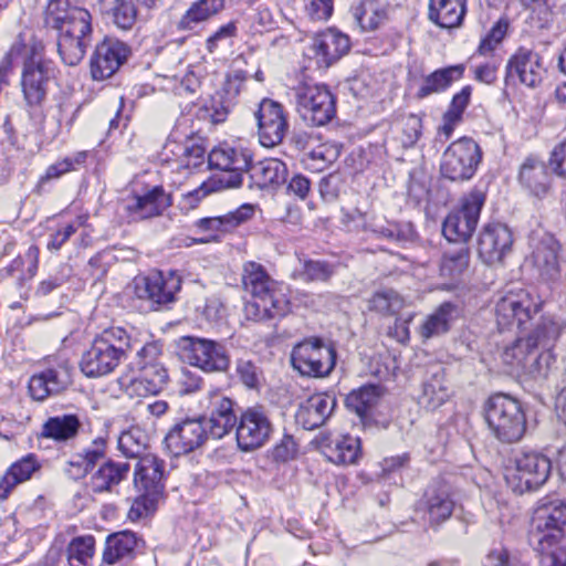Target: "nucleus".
Listing matches in <instances>:
<instances>
[{"mask_svg":"<svg viewBox=\"0 0 566 566\" xmlns=\"http://www.w3.org/2000/svg\"><path fill=\"white\" fill-rule=\"evenodd\" d=\"M78 0H50L44 24L56 32V46L61 60L70 66L85 56L92 40V15Z\"/></svg>","mask_w":566,"mask_h":566,"instance_id":"f257e3e1","label":"nucleus"},{"mask_svg":"<svg viewBox=\"0 0 566 566\" xmlns=\"http://www.w3.org/2000/svg\"><path fill=\"white\" fill-rule=\"evenodd\" d=\"M566 534V502L555 500L537 509L532 539L541 552V566H566V548L557 544Z\"/></svg>","mask_w":566,"mask_h":566,"instance_id":"f03ea898","label":"nucleus"},{"mask_svg":"<svg viewBox=\"0 0 566 566\" xmlns=\"http://www.w3.org/2000/svg\"><path fill=\"white\" fill-rule=\"evenodd\" d=\"M129 347V335L124 328H106L95 336L90 348L83 353L81 371L91 378L106 376L126 358Z\"/></svg>","mask_w":566,"mask_h":566,"instance_id":"7ed1b4c3","label":"nucleus"},{"mask_svg":"<svg viewBox=\"0 0 566 566\" xmlns=\"http://www.w3.org/2000/svg\"><path fill=\"white\" fill-rule=\"evenodd\" d=\"M290 304L284 286L274 281L262 265L250 262V319L285 316L290 312Z\"/></svg>","mask_w":566,"mask_h":566,"instance_id":"20e7f679","label":"nucleus"},{"mask_svg":"<svg viewBox=\"0 0 566 566\" xmlns=\"http://www.w3.org/2000/svg\"><path fill=\"white\" fill-rule=\"evenodd\" d=\"M484 417L495 438L505 443L518 441L526 430V419L520 402L504 394L488 399Z\"/></svg>","mask_w":566,"mask_h":566,"instance_id":"39448f33","label":"nucleus"},{"mask_svg":"<svg viewBox=\"0 0 566 566\" xmlns=\"http://www.w3.org/2000/svg\"><path fill=\"white\" fill-rule=\"evenodd\" d=\"M552 470L551 460L539 452H522L514 460V465L505 470V481L513 492L523 494L537 490L548 479Z\"/></svg>","mask_w":566,"mask_h":566,"instance_id":"423d86ee","label":"nucleus"},{"mask_svg":"<svg viewBox=\"0 0 566 566\" xmlns=\"http://www.w3.org/2000/svg\"><path fill=\"white\" fill-rule=\"evenodd\" d=\"M336 349L318 337H310L294 346L291 361L301 375L324 378L336 365Z\"/></svg>","mask_w":566,"mask_h":566,"instance_id":"0eeeda50","label":"nucleus"},{"mask_svg":"<svg viewBox=\"0 0 566 566\" xmlns=\"http://www.w3.org/2000/svg\"><path fill=\"white\" fill-rule=\"evenodd\" d=\"M294 97L296 112L310 126H324L336 114L335 98L325 85L300 84Z\"/></svg>","mask_w":566,"mask_h":566,"instance_id":"6e6552de","label":"nucleus"},{"mask_svg":"<svg viewBox=\"0 0 566 566\" xmlns=\"http://www.w3.org/2000/svg\"><path fill=\"white\" fill-rule=\"evenodd\" d=\"M482 159L480 146L469 137H462L449 145L444 150L441 164V176L451 181L470 180Z\"/></svg>","mask_w":566,"mask_h":566,"instance_id":"1a4fd4ad","label":"nucleus"},{"mask_svg":"<svg viewBox=\"0 0 566 566\" xmlns=\"http://www.w3.org/2000/svg\"><path fill=\"white\" fill-rule=\"evenodd\" d=\"M541 310L538 302L525 290L509 291L501 296L495 305V317L500 329H509L516 325L518 329H526L528 321Z\"/></svg>","mask_w":566,"mask_h":566,"instance_id":"9d476101","label":"nucleus"},{"mask_svg":"<svg viewBox=\"0 0 566 566\" xmlns=\"http://www.w3.org/2000/svg\"><path fill=\"white\" fill-rule=\"evenodd\" d=\"M53 77L54 69L51 61L35 52L24 60L21 87L29 108L36 109L43 106Z\"/></svg>","mask_w":566,"mask_h":566,"instance_id":"9b49d317","label":"nucleus"},{"mask_svg":"<svg viewBox=\"0 0 566 566\" xmlns=\"http://www.w3.org/2000/svg\"><path fill=\"white\" fill-rule=\"evenodd\" d=\"M485 196L480 190H472L461 201L458 210L448 214L442 233L450 242H467L476 229Z\"/></svg>","mask_w":566,"mask_h":566,"instance_id":"f8f14e48","label":"nucleus"},{"mask_svg":"<svg viewBox=\"0 0 566 566\" xmlns=\"http://www.w3.org/2000/svg\"><path fill=\"white\" fill-rule=\"evenodd\" d=\"M563 328V322L551 316L541 317L530 334L518 337L512 346L505 348L503 359L510 365L524 366L535 348L557 339Z\"/></svg>","mask_w":566,"mask_h":566,"instance_id":"ddd939ff","label":"nucleus"},{"mask_svg":"<svg viewBox=\"0 0 566 566\" xmlns=\"http://www.w3.org/2000/svg\"><path fill=\"white\" fill-rule=\"evenodd\" d=\"M181 277L174 271L167 274L156 272L134 280V294L139 300L147 301L155 311L176 301V294L181 289Z\"/></svg>","mask_w":566,"mask_h":566,"instance_id":"4468645a","label":"nucleus"},{"mask_svg":"<svg viewBox=\"0 0 566 566\" xmlns=\"http://www.w3.org/2000/svg\"><path fill=\"white\" fill-rule=\"evenodd\" d=\"M177 346L184 360L205 371H223L229 366L223 347L213 340L184 336Z\"/></svg>","mask_w":566,"mask_h":566,"instance_id":"2eb2a0df","label":"nucleus"},{"mask_svg":"<svg viewBox=\"0 0 566 566\" xmlns=\"http://www.w3.org/2000/svg\"><path fill=\"white\" fill-rule=\"evenodd\" d=\"M130 55V48L123 41L105 36L96 44L91 57V74L96 81L112 77Z\"/></svg>","mask_w":566,"mask_h":566,"instance_id":"dca6fc26","label":"nucleus"},{"mask_svg":"<svg viewBox=\"0 0 566 566\" xmlns=\"http://www.w3.org/2000/svg\"><path fill=\"white\" fill-rule=\"evenodd\" d=\"M545 75L543 59L533 49L520 46L506 63L505 82L510 84L518 80L527 87H537Z\"/></svg>","mask_w":566,"mask_h":566,"instance_id":"f3484780","label":"nucleus"},{"mask_svg":"<svg viewBox=\"0 0 566 566\" xmlns=\"http://www.w3.org/2000/svg\"><path fill=\"white\" fill-rule=\"evenodd\" d=\"M208 439L201 418L185 419L176 423L166 434L164 443L174 457L187 454L200 448Z\"/></svg>","mask_w":566,"mask_h":566,"instance_id":"a211bd4d","label":"nucleus"},{"mask_svg":"<svg viewBox=\"0 0 566 566\" xmlns=\"http://www.w3.org/2000/svg\"><path fill=\"white\" fill-rule=\"evenodd\" d=\"M254 115L261 145L273 147L281 143L287 129L282 106L272 99L264 98Z\"/></svg>","mask_w":566,"mask_h":566,"instance_id":"6ab92c4d","label":"nucleus"},{"mask_svg":"<svg viewBox=\"0 0 566 566\" xmlns=\"http://www.w3.org/2000/svg\"><path fill=\"white\" fill-rule=\"evenodd\" d=\"M512 244V232L505 224H486L478 239V253L484 263L492 265L502 262Z\"/></svg>","mask_w":566,"mask_h":566,"instance_id":"aec40b11","label":"nucleus"},{"mask_svg":"<svg viewBox=\"0 0 566 566\" xmlns=\"http://www.w3.org/2000/svg\"><path fill=\"white\" fill-rule=\"evenodd\" d=\"M72 384V368L63 361L55 367L33 375L29 380V392L32 399L43 401L50 396L59 395Z\"/></svg>","mask_w":566,"mask_h":566,"instance_id":"412c9836","label":"nucleus"},{"mask_svg":"<svg viewBox=\"0 0 566 566\" xmlns=\"http://www.w3.org/2000/svg\"><path fill=\"white\" fill-rule=\"evenodd\" d=\"M136 373L125 374L118 378L120 388L129 396L158 395L168 381V373L163 365H150L137 369Z\"/></svg>","mask_w":566,"mask_h":566,"instance_id":"4be33fe9","label":"nucleus"},{"mask_svg":"<svg viewBox=\"0 0 566 566\" xmlns=\"http://www.w3.org/2000/svg\"><path fill=\"white\" fill-rule=\"evenodd\" d=\"M431 526H438L452 515L454 500L451 486L444 481H433L426 489L422 501Z\"/></svg>","mask_w":566,"mask_h":566,"instance_id":"5701e85b","label":"nucleus"},{"mask_svg":"<svg viewBox=\"0 0 566 566\" xmlns=\"http://www.w3.org/2000/svg\"><path fill=\"white\" fill-rule=\"evenodd\" d=\"M165 462L154 454L140 457L134 472V484L138 492L161 497L165 490Z\"/></svg>","mask_w":566,"mask_h":566,"instance_id":"b1692460","label":"nucleus"},{"mask_svg":"<svg viewBox=\"0 0 566 566\" xmlns=\"http://www.w3.org/2000/svg\"><path fill=\"white\" fill-rule=\"evenodd\" d=\"M349 48V38L336 29H327L317 34L311 45L318 66L324 69L344 56Z\"/></svg>","mask_w":566,"mask_h":566,"instance_id":"393cba45","label":"nucleus"},{"mask_svg":"<svg viewBox=\"0 0 566 566\" xmlns=\"http://www.w3.org/2000/svg\"><path fill=\"white\" fill-rule=\"evenodd\" d=\"M335 407L334 396L325 392L315 394L300 405L295 415L296 422L306 430H313L325 423Z\"/></svg>","mask_w":566,"mask_h":566,"instance_id":"a878e982","label":"nucleus"},{"mask_svg":"<svg viewBox=\"0 0 566 566\" xmlns=\"http://www.w3.org/2000/svg\"><path fill=\"white\" fill-rule=\"evenodd\" d=\"M518 181L531 195L543 198L551 189V178L543 161L528 157L521 165Z\"/></svg>","mask_w":566,"mask_h":566,"instance_id":"bb28decb","label":"nucleus"},{"mask_svg":"<svg viewBox=\"0 0 566 566\" xmlns=\"http://www.w3.org/2000/svg\"><path fill=\"white\" fill-rule=\"evenodd\" d=\"M129 471L130 465L127 462L104 461L92 474L90 488L95 494L111 493L120 482L127 479Z\"/></svg>","mask_w":566,"mask_h":566,"instance_id":"cd10ccee","label":"nucleus"},{"mask_svg":"<svg viewBox=\"0 0 566 566\" xmlns=\"http://www.w3.org/2000/svg\"><path fill=\"white\" fill-rule=\"evenodd\" d=\"M450 396L444 368L437 367L423 381L418 403L427 410L434 411L446 403Z\"/></svg>","mask_w":566,"mask_h":566,"instance_id":"c85d7f7f","label":"nucleus"},{"mask_svg":"<svg viewBox=\"0 0 566 566\" xmlns=\"http://www.w3.org/2000/svg\"><path fill=\"white\" fill-rule=\"evenodd\" d=\"M208 164L211 168L226 172L220 177H229L232 174L242 176V171L248 169V156L228 144H221L209 153Z\"/></svg>","mask_w":566,"mask_h":566,"instance_id":"c756f323","label":"nucleus"},{"mask_svg":"<svg viewBox=\"0 0 566 566\" xmlns=\"http://www.w3.org/2000/svg\"><path fill=\"white\" fill-rule=\"evenodd\" d=\"M324 453L328 461L337 465L356 464L361 457L360 440L350 434L339 436L324 446Z\"/></svg>","mask_w":566,"mask_h":566,"instance_id":"7c9ffc66","label":"nucleus"},{"mask_svg":"<svg viewBox=\"0 0 566 566\" xmlns=\"http://www.w3.org/2000/svg\"><path fill=\"white\" fill-rule=\"evenodd\" d=\"M138 543L136 534L129 531L111 534L105 542L103 562L113 565L125 558H132Z\"/></svg>","mask_w":566,"mask_h":566,"instance_id":"2f4dec72","label":"nucleus"},{"mask_svg":"<svg viewBox=\"0 0 566 566\" xmlns=\"http://www.w3.org/2000/svg\"><path fill=\"white\" fill-rule=\"evenodd\" d=\"M39 469L40 464L32 453L11 464L0 480V500H6L18 484L28 481Z\"/></svg>","mask_w":566,"mask_h":566,"instance_id":"473e14b6","label":"nucleus"},{"mask_svg":"<svg viewBox=\"0 0 566 566\" xmlns=\"http://www.w3.org/2000/svg\"><path fill=\"white\" fill-rule=\"evenodd\" d=\"M242 182L243 177H241L240 174H232L229 177H211L203 181L197 189L184 195L182 206L188 210L195 209L208 195L228 188H238Z\"/></svg>","mask_w":566,"mask_h":566,"instance_id":"72a5a7b5","label":"nucleus"},{"mask_svg":"<svg viewBox=\"0 0 566 566\" xmlns=\"http://www.w3.org/2000/svg\"><path fill=\"white\" fill-rule=\"evenodd\" d=\"M460 314L459 307L450 302L442 303L419 327L422 338L429 339L447 333Z\"/></svg>","mask_w":566,"mask_h":566,"instance_id":"f704fd0d","label":"nucleus"},{"mask_svg":"<svg viewBox=\"0 0 566 566\" xmlns=\"http://www.w3.org/2000/svg\"><path fill=\"white\" fill-rule=\"evenodd\" d=\"M285 164L275 158H266L253 164L250 160V188L253 186L263 189L268 186L279 185L285 179Z\"/></svg>","mask_w":566,"mask_h":566,"instance_id":"c9c22d12","label":"nucleus"},{"mask_svg":"<svg viewBox=\"0 0 566 566\" xmlns=\"http://www.w3.org/2000/svg\"><path fill=\"white\" fill-rule=\"evenodd\" d=\"M465 13V0H430L429 19L441 28L458 27Z\"/></svg>","mask_w":566,"mask_h":566,"instance_id":"e433bc0d","label":"nucleus"},{"mask_svg":"<svg viewBox=\"0 0 566 566\" xmlns=\"http://www.w3.org/2000/svg\"><path fill=\"white\" fill-rule=\"evenodd\" d=\"M558 243L549 238L541 241L533 252V262L541 276L555 280L559 275Z\"/></svg>","mask_w":566,"mask_h":566,"instance_id":"4c0bfd02","label":"nucleus"},{"mask_svg":"<svg viewBox=\"0 0 566 566\" xmlns=\"http://www.w3.org/2000/svg\"><path fill=\"white\" fill-rule=\"evenodd\" d=\"M81 426L76 415L50 417L42 426L41 437L56 442H66L77 436Z\"/></svg>","mask_w":566,"mask_h":566,"instance_id":"58836bf2","label":"nucleus"},{"mask_svg":"<svg viewBox=\"0 0 566 566\" xmlns=\"http://www.w3.org/2000/svg\"><path fill=\"white\" fill-rule=\"evenodd\" d=\"M380 397L381 390L378 386H363L357 390H353L347 396L346 406L366 423L370 419L373 410L378 405Z\"/></svg>","mask_w":566,"mask_h":566,"instance_id":"ea45409f","label":"nucleus"},{"mask_svg":"<svg viewBox=\"0 0 566 566\" xmlns=\"http://www.w3.org/2000/svg\"><path fill=\"white\" fill-rule=\"evenodd\" d=\"M463 73L464 66L462 64L436 70L424 77L423 84L417 92V97L424 98L431 94L446 91L454 81L460 80Z\"/></svg>","mask_w":566,"mask_h":566,"instance_id":"a19ab883","label":"nucleus"},{"mask_svg":"<svg viewBox=\"0 0 566 566\" xmlns=\"http://www.w3.org/2000/svg\"><path fill=\"white\" fill-rule=\"evenodd\" d=\"M273 433L269 410L261 405L250 408V451L264 447Z\"/></svg>","mask_w":566,"mask_h":566,"instance_id":"79ce46f5","label":"nucleus"},{"mask_svg":"<svg viewBox=\"0 0 566 566\" xmlns=\"http://www.w3.org/2000/svg\"><path fill=\"white\" fill-rule=\"evenodd\" d=\"M353 14L363 31H374L388 19L386 7L380 0H361L353 9Z\"/></svg>","mask_w":566,"mask_h":566,"instance_id":"37998d69","label":"nucleus"},{"mask_svg":"<svg viewBox=\"0 0 566 566\" xmlns=\"http://www.w3.org/2000/svg\"><path fill=\"white\" fill-rule=\"evenodd\" d=\"M170 206V196L165 192L163 187L156 186L145 195L136 197L132 209L138 213L140 218L146 219L159 216Z\"/></svg>","mask_w":566,"mask_h":566,"instance_id":"c03bdc74","label":"nucleus"},{"mask_svg":"<svg viewBox=\"0 0 566 566\" xmlns=\"http://www.w3.org/2000/svg\"><path fill=\"white\" fill-rule=\"evenodd\" d=\"M471 92V86L468 85L453 96L448 111L443 114L442 125L438 130L439 136H443L446 139L452 136L455 126L462 120L463 112L469 105Z\"/></svg>","mask_w":566,"mask_h":566,"instance_id":"a18cd8bd","label":"nucleus"},{"mask_svg":"<svg viewBox=\"0 0 566 566\" xmlns=\"http://www.w3.org/2000/svg\"><path fill=\"white\" fill-rule=\"evenodd\" d=\"M403 306V297L392 289L379 290L368 300V310L381 315H396Z\"/></svg>","mask_w":566,"mask_h":566,"instance_id":"49530a36","label":"nucleus"},{"mask_svg":"<svg viewBox=\"0 0 566 566\" xmlns=\"http://www.w3.org/2000/svg\"><path fill=\"white\" fill-rule=\"evenodd\" d=\"M370 231L380 239L391 242H407L413 237V229L410 223H398L394 221H374Z\"/></svg>","mask_w":566,"mask_h":566,"instance_id":"de8ad7c7","label":"nucleus"},{"mask_svg":"<svg viewBox=\"0 0 566 566\" xmlns=\"http://www.w3.org/2000/svg\"><path fill=\"white\" fill-rule=\"evenodd\" d=\"M224 4V0H199L195 2L180 20L185 29H192L193 24L205 21L218 13Z\"/></svg>","mask_w":566,"mask_h":566,"instance_id":"09e8293b","label":"nucleus"},{"mask_svg":"<svg viewBox=\"0 0 566 566\" xmlns=\"http://www.w3.org/2000/svg\"><path fill=\"white\" fill-rule=\"evenodd\" d=\"M95 538L91 535L77 536L67 545V563L70 566H87L93 558Z\"/></svg>","mask_w":566,"mask_h":566,"instance_id":"8fccbe9b","label":"nucleus"},{"mask_svg":"<svg viewBox=\"0 0 566 566\" xmlns=\"http://www.w3.org/2000/svg\"><path fill=\"white\" fill-rule=\"evenodd\" d=\"M339 155L340 147L338 145L325 143L308 151L307 159L311 163L307 165L316 171H322L336 161Z\"/></svg>","mask_w":566,"mask_h":566,"instance_id":"3c124183","label":"nucleus"},{"mask_svg":"<svg viewBox=\"0 0 566 566\" xmlns=\"http://www.w3.org/2000/svg\"><path fill=\"white\" fill-rule=\"evenodd\" d=\"M111 13L114 24L123 30L132 29L137 19V9L133 0H115Z\"/></svg>","mask_w":566,"mask_h":566,"instance_id":"603ef678","label":"nucleus"},{"mask_svg":"<svg viewBox=\"0 0 566 566\" xmlns=\"http://www.w3.org/2000/svg\"><path fill=\"white\" fill-rule=\"evenodd\" d=\"M145 447V436L138 429L125 431L118 438V449L127 458L143 457Z\"/></svg>","mask_w":566,"mask_h":566,"instance_id":"864d4df0","label":"nucleus"},{"mask_svg":"<svg viewBox=\"0 0 566 566\" xmlns=\"http://www.w3.org/2000/svg\"><path fill=\"white\" fill-rule=\"evenodd\" d=\"M469 266V252L467 249L461 248L454 253H447L443 255L440 271L441 275L449 277L459 276Z\"/></svg>","mask_w":566,"mask_h":566,"instance_id":"5fc2aeb1","label":"nucleus"},{"mask_svg":"<svg viewBox=\"0 0 566 566\" xmlns=\"http://www.w3.org/2000/svg\"><path fill=\"white\" fill-rule=\"evenodd\" d=\"M208 406L211 416L221 417L237 422V416L233 411V401L224 397L220 391H210L208 395Z\"/></svg>","mask_w":566,"mask_h":566,"instance_id":"6e6d98bb","label":"nucleus"},{"mask_svg":"<svg viewBox=\"0 0 566 566\" xmlns=\"http://www.w3.org/2000/svg\"><path fill=\"white\" fill-rule=\"evenodd\" d=\"M333 273V266L327 262L308 260L304 262L303 269L298 272L297 276L305 282H326Z\"/></svg>","mask_w":566,"mask_h":566,"instance_id":"4d7b16f0","label":"nucleus"},{"mask_svg":"<svg viewBox=\"0 0 566 566\" xmlns=\"http://www.w3.org/2000/svg\"><path fill=\"white\" fill-rule=\"evenodd\" d=\"M83 459L86 468L93 471V469L107 455V439L104 437L95 438L87 447L81 452H77Z\"/></svg>","mask_w":566,"mask_h":566,"instance_id":"13d9d810","label":"nucleus"},{"mask_svg":"<svg viewBox=\"0 0 566 566\" xmlns=\"http://www.w3.org/2000/svg\"><path fill=\"white\" fill-rule=\"evenodd\" d=\"M140 494L133 501L128 511V518L130 521H138L153 514L157 509V503L160 497L151 496L148 493L139 492Z\"/></svg>","mask_w":566,"mask_h":566,"instance_id":"bf43d9fd","label":"nucleus"},{"mask_svg":"<svg viewBox=\"0 0 566 566\" xmlns=\"http://www.w3.org/2000/svg\"><path fill=\"white\" fill-rule=\"evenodd\" d=\"M161 356V345L158 342L145 344L136 354L130 363L132 369H142L150 365H163L159 359Z\"/></svg>","mask_w":566,"mask_h":566,"instance_id":"052dcab7","label":"nucleus"},{"mask_svg":"<svg viewBox=\"0 0 566 566\" xmlns=\"http://www.w3.org/2000/svg\"><path fill=\"white\" fill-rule=\"evenodd\" d=\"M85 160V154L80 153L74 158H64L61 161H57L48 167L45 174L41 177L40 184H44L52 179L60 178L64 174L71 171L74 168L75 164H82Z\"/></svg>","mask_w":566,"mask_h":566,"instance_id":"680f3d73","label":"nucleus"},{"mask_svg":"<svg viewBox=\"0 0 566 566\" xmlns=\"http://www.w3.org/2000/svg\"><path fill=\"white\" fill-rule=\"evenodd\" d=\"M422 119L418 115L409 114L403 118L402 145L412 147L421 136Z\"/></svg>","mask_w":566,"mask_h":566,"instance_id":"e2e57ef3","label":"nucleus"},{"mask_svg":"<svg viewBox=\"0 0 566 566\" xmlns=\"http://www.w3.org/2000/svg\"><path fill=\"white\" fill-rule=\"evenodd\" d=\"M331 295L328 293H310L306 291H296L293 301L305 308L319 311L329 301Z\"/></svg>","mask_w":566,"mask_h":566,"instance_id":"0e129e2a","label":"nucleus"},{"mask_svg":"<svg viewBox=\"0 0 566 566\" xmlns=\"http://www.w3.org/2000/svg\"><path fill=\"white\" fill-rule=\"evenodd\" d=\"M203 424L208 431V438L211 437L213 439H221L226 436L234 426L235 421H231L228 419H223L221 417L211 416L207 418H201Z\"/></svg>","mask_w":566,"mask_h":566,"instance_id":"69168bd1","label":"nucleus"},{"mask_svg":"<svg viewBox=\"0 0 566 566\" xmlns=\"http://www.w3.org/2000/svg\"><path fill=\"white\" fill-rule=\"evenodd\" d=\"M306 12L312 20H327L333 12V0H312L306 6Z\"/></svg>","mask_w":566,"mask_h":566,"instance_id":"338daca9","label":"nucleus"},{"mask_svg":"<svg viewBox=\"0 0 566 566\" xmlns=\"http://www.w3.org/2000/svg\"><path fill=\"white\" fill-rule=\"evenodd\" d=\"M549 167L557 176L566 178V139L554 147Z\"/></svg>","mask_w":566,"mask_h":566,"instance_id":"774afa93","label":"nucleus"}]
</instances>
